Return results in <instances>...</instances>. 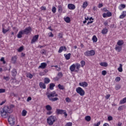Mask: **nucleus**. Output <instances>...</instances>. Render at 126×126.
I'll list each match as a JSON object with an SVG mask.
<instances>
[{
	"label": "nucleus",
	"mask_w": 126,
	"mask_h": 126,
	"mask_svg": "<svg viewBox=\"0 0 126 126\" xmlns=\"http://www.w3.org/2000/svg\"><path fill=\"white\" fill-rule=\"evenodd\" d=\"M107 74V71L106 70L102 71V75H106Z\"/></svg>",
	"instance_id": "6e6d98bb"
},
{
	"label": "nucleus",
	"mask_w": 126,
	"mask_h": 126,
	"mask_svg": "<svg viewBox=\"0 0 126 126\" xmlns=\"http://www.w3.org/2000/svg\"><path fill=\"white\" fill-rule=\"evenodd\" d=\"M13 111L11 106H5L2 109L0 110V115L2 118L5 119L8 117V114H11V113H12Z\"/></svg>",
	"instance_id": "f257e3e1"
},
{
	"label": "nucleus",
	"mask_w": 126,
	"mask_h": 126,
	"mask_svg": "<svg viewBox=\"0 0 126 126\" xmlns=\"http://www.w3.org/2000/svg\"><path fill=\"white\" fill-rule=\"evenodd\" d=\"M103 7V4L102 3H99L98 4V8H101V7Z\"/></svg>",
	"instance_id": "69168bd1"
},
{
	"label": "nucleus",
	"mask_w": 126,
	"mask_h": 126,
	"mask_svg": "<svg viewBox=\"0 0 126 126\" xmlns=\"http://www.w3.org/2000/svg\"><path fill=\"white\" fill-rule=\"evenodd\" d=\"M68 9H70L71 10H73V9H75V5L72 3H69L67 5Z\"/></svg>",
	"instance_id": "f8f14e48"
},
{
	"label": "nucleus",
	"mask_w": 126,
	"mask_h": 126,
	"mask_svg": "<svg viewBox=\"0 0 126 126\" xmlns=\"http://www.w3.org/2000/svg\"><path fill=\"white\" fill-rule=\"evenodd\" d=\"M55 86H56V85H55V84L54 83H51L50 84V89H51V90H54V87H55Z\"/></svg>",
	"instance_id": "72a5a7b5"
},
{
	"label": "nucleus",
	"mask_w": 126,
	"mask_h": 126,
	"mask_svg": "<svg viewBox=\"0 0 126 126\" xmlns=\"http://www.w3.org/2000/svg\"><path fill=\"white\" fill-rule=\"evenodd\" d=\"M22 35H24V32L23 30L20 31L17 34V38H22Z\"/></svg>",
	"instance_id": "2eb2a0df"
},
{
	"label": "nucleus",
	"mask_w": 126,
	"mask_h": 126,
	"mask_svg": "<svg viewBox=\"0 0 126 126\" xmlns=\"http://www.w3.org/2000/svg\"><path fill=\"white\" fill-rule=\"evenodd\" d=\"M100 125H101V122L99 121V122H97V123H95L94 124V126H100Z\"/></svg>",
	"instance_id": "3c124183"
},
{
	"label": "nucleus",
	"mask_w": 126,
	"mask_h": 126,
	"mask_svg": "<svg viewBox=\"0 0 126 126\" xmlns=\"http://www.w3.org/2000/svg\"><path fill=\"white\" fill-rule=\"evenodd\" d=\"M5 92V89H0V93H4Z\"/></svg>",
	"instance_id": "603ef678"
},
{
	"label": "nucleus",
	"mask_w": 126,
	"mask_h": 126,
	"mask_svg": "<svg viewBox=\"0 0 126 126\" xmlns=\"http://www.w3.org/2000/svg\"><path fill=\"white\" fill-rule=\"evenodd\" d=\"M106 14L107 17H111V16H112V13L111 12H107Z\"/></svg>",
	"instance_id": "49530a36"
},
{
	"label": "nucleus",
	"mask_w": 126,
	"mask_h": 126,
	"mask_svg": "<svg viewBox=\"0 0 126 126\" xmlns=\"http://www.w3.org/2000/svg\"><path fill=\"white\" fill-rule=\"evenodd\" d=\"M27 77H29V78H30L31 79V78L33 77V75H32L31 73H28L27 75Z\"/></svg>",
	"instance_id": "79ce46f5"
},
{
	"label": "nucleus",
	"mask_w": 126,
	"mask_h": 126,
	"mask_svg": "<svg viewBox=\"0 0 126 126\" xmlns=\"http://www.w3.org/2000/svg\"><path fill=\"white\" fill-rule=\"evenodd\" d=\"M3 79H5V80L8 81V80H9V77L8 76H3Z\"/></svg>",
	"instance_id": "864d4df0"
},
{
	"label": "nucleus",
	"mask_w": 126,
	"mask_h": 126,
	"mask_svg": "<svg viewBox=\"0 0 126 126\" xmlns=\"http://www.w3.org/2000/svg\"><path fill=\"white\" fill-rule=\"evenodd\" d=\"M118 70L119 72H123V64H120V66L118 68Z\"/></svg>",
	"instance_id": "a878e982"
},
{
	"label": "nucleus",
	"mask_w": 126,
	"mask_h": 126,
	"mask_svg": "<svg viewBox=\"0 0 126 126\" xmlns=\"http://www.w3.org/2000/svg\"><path fill=\"white\" fill-rule=\"evenodd\" d=\"M56 113L58 115H64L65 118H67V113H66V111L63 109H57L56 110Z\"/></svg>",
	"instance_id": "0eeeda50"
},
{
	"label": "nucleus",
	"mask_w": 126,
	"mask_h": 126,
	"mask_svg": "<svg viewBox=\"0 0 126 126\" xmlns=\"http://www.w3.org/2000/svg\"><path fill=\"white\" fill-rule=\"evenodd\" d=\"M125 103H126V97L120 100V104L123 105V104H125Z\"/></svg>",
	"instance_id": "393cba45"
},
{
	"label": "nucleus",
	"mask_w": 126,
	"mask_h": 126,
	"mask_svg": "<svg viewBox=\"0 0 126 126\" xmlns=\"http://www.w3.org/2000/svg\"><path fill=\"white\" fill-rule=\"evenodd\" d=\"M60 78L59 77H58V76L55 78H54V80H55V81H59V80H60Z\"/></svg>",
	"instance_id": "8fccbe9b"
},
{
	"label": "nucleus",
	"mask_w": 126,
	"mask_h": 126,
	"mask_svg": "<svg viewBox=\"0 0 126 126\" xmlns=\"http://www.w3.org/2000/svg\"><path fill=\"white\" fill-rule=\"evenodd\" d=\"M84 55L86 57H93L95 56V51L94 50H88L84 53Z\"/></svg>",
	"instance_id": "423d86ee"
},
{
	"label": "nucleus",
	"mask_w": 126,
	"mask_h": 126,
	"mask_svg": "<svg viewBox=\"0 0 126 126\" xmlns=\"http://www.w3.org/2000/svg\"><path fill=\"white\" fill-rule=\"evenodd\" d=\"M26 115H27V111L25 110H23L22 112V115L23 116V117H25Z\"/></svg>",
	"instance_id": "f704fd0d"
},
{
	"label": "nucleus",
	"mask_w": 126,
	"mask_h": 126,
	"mask_svg": "<svg viewBox=\"0 0 126 126\" xmlns=\"http://www.w3.org/2000/svg\"><path fill=\"white\" fill-rule=\"evenodd\" d=\"M23 51V46H21L18 49V52H22Z\"/></svg>",
	"instance_id": "09e8293b"
},
{
	"label": "nucleus",
	"mask_w": 126,
	"mask_h": 126,
	"mask_svg": "<svg viewBox=\"0 0 126 126\" xmlns=\"http://www.w3.org/2000/svg\"><path fill=\"white\" fill-rule=\"evenodd\" d=\"M66 102H67L68 103H69L71 101L70 98L69 97H66L65 98Z\"/></svg>",
	"instance_id": "4d7b16f0"
},
{
	"label": "nucleus",
	"mask_w": 126,
	"mask_h": 126,
	"mask_svg": "<svg viewBox=\"0 0 126 126\" xmlns=\"http://www.w3.org/2000/svg\"><path fill=\"white\" fill-rule=\"evenodd\" d=\"M102 16L104 18H106V17H108V16H107V13H103L102 15Z\"/></svg>",
	"instance_id": "e2e57ef3"
},
{
	"label": "nucleus",
	"mask_w": 126,
	"mask_h": 126,
	"mask_svg": "<svg viewBox=\"0 0 126 126\" xmlns=\"http://www.w3.org/2000/svg\"><path fill=\"white\" fill-rule=\"evenodd\" d=\"M120 80H121V77H117L115 78V81L116 82H119V81H120Z\"/></svg>",
	"instance_id": "de8ad7c7"
},
{
	"label": "nucleus",
	"mask_w": 126,
	"mask_h": 126,
	"mask_svg": "<svg viewBox=\"0 0 126 126\" xmlns=\"http://www.w3.org/2000/svg\"><path fill=\"white\" fill-rule=\"evenodd\" d=\"M92 40L94 43H96V42H97V41L98 40V39L97 38V36H96V35H94L93 36Z\"/></svg>",
	"instance_id": "c85d7f7f"
},
{
	"label": "nucleus",
	"mask_w": 126,
	"mask_h": 126,
	"mask_svg": "<svg viewBox=\"0 0 126 126\" xmlns=\"http://www.w3.org/2000/svg\"><path fill=\"white\" fill-rule=\"evenodd\" d=\"M88 5V2H87V1H86L83 2L82 7L83 8H84V9H85V8H86V7H87Z\"/></svg>",
	"instance_id": "b1692460"
},
{
	"label": "nucleus",
	"mask_w": 126,
	"mask_h": 126,
	"mask_svg": "<svg viewBox=\"0 0 126 126\" xmlns=\"http://www.w3.org/2000/svg\"><path fill=\"white\" fill-rule=\"evenodd\" d=\"M45 109H46L47 111H51V110H52V107H51L50 105H48L45 106Z\"/></svg>",
	"instance_id": "58836bf2"
},
{
	"label": "nucleus",
	"mask_w": 126,
	"mask_h": 126,
	"mask_svg": "<svg viewBox=\"0 0 126 126\" xmlns=\"http://www.w3.org/2000/svg\"><path fill=\"white\" fill-rule=\"evenodd\" d=\"M57 121V117L51 116L49 117L47 119V124L49 125V126H53L54 125V123H55Z\"/></svg>",
	"instance_id": "7ed1b4c3"
},
{
	"label": "nucleus",
	"mask_w": 126,
	"mask_h": 126,
	"mask_svg": "<svg viewBox=\"0 0 126 126\" xmlns=\"http://www.w3.org/2000/svg\"><path fill=\"white\" fill-rule=\"evenodd\" d=\"M80 69V64L79 63H75L72 64L69 67V69L71 72H78Z\"/></svg>",
	"instance_id": "f03ea898"
},
{
	"label": "nucleus",
	"mask_w": 126,
	"mask_h": 126,
	"mask_svg": "<svg viewBox=\"0 0 126 126\" xmlns=\"http://www.w3.org/2000/svg\"><path fill=\"white\" fill-rule=\"evenodd\" d=\"M108 29L106 28H104L103 29V30L101 31V33L103 34V35H106L107 33H108Z\"/></svg>",
	"instance_id": "a211bd4d"
},
{
	"label": "nucleus",
	"mask_w": 126,
	"mask_h": 126,
	"mask_svg": "<svg viewBox=\"0 0 126 126\" xmlns=\"http://www.w3.org/2000/svg\"><path fill=\"white\" fill-rule=\"evenodd\" d=\"M121 7H122V8H126V5L124 4H121L120 5Z\"/></svg>",
	"instance_id": "0e129e2a"
},
{
	"label": "nucleus",
	"mask_w": 126,
	"mask_h": 126,
	"mask_svg": "<svg viewBox=\"0 0 126 126\" xmlns=\"http://www.w3.org/2000/svg\"><path fill=\"white\" fill-rule=\"evenodd\" d=\"M52 11L53 13H56V12H57V9L56 8V7H53L52 8Z\"/></svg>",
	"instance_id": "c03bdc74"
},
{
	"label": "nucleus",
	"mask_w": 126,
	"mask_h": 126,
	"mask_svg": "<svg viewBox=\"0 0 126 126\" xmlns=\"http://www.w3.org/2000/svg\"><path fill=\"white\" fill-rule=\"evenodd\" d=\"M58 11L60 13H62V12H63V6H62V5L58 6Z\"/></svg>",
	"instance_id": "c9c22d12"
},
{
	"label": "nucleus",
	"mask_w": 126,
	"mask_h": 126,
	"mask_svg": "<svg viewBox=\"0 0 126 126\" xmlns=\"http://www.w3.org/2000/svg\"><path fill=\"white\" fill-rule=\"evenodd\" d=\"M47 66L46 63H42L40 64V65L39 66L38 68H42V69H44V68H46Z\"/></svg>",
	"instance_id": "4468645a"
},
{
	"label": "nucleus",
	"mask_w": 126,
	"mask_h": 126,
	"mask_svg": "<svg viewBox=\"0 0 126 126\" xmlns=\"http://www.w3.org/2000/svg\"><path fill=\"white\" fill-rule=\"evenodd\" d=\"M76 92L79 94L80 96H84L85 95V92L84 90L81 87H78L76 89Z\"/></svg>",
	"instance_id": "39448f33"
},
{
	"label": "nucleus",
	"mask_w": 126,
	"mask_h": 126,
	"mask_svg": "<svg viewBox=\"0 0 126 126\" xmlns=\"http://www.w3.org/2000/svg\"><path fill=\"white\" fill-rule=\"evenodd\" d=\"M107 119H108V121H109L113 120V117L112 116H108Z\"/></svg>",
	"instance_id": "bf43d9fd"
},
{
	"label": "nucleus",
	"mask_w": 126,
	"mask_h": 126,
	"mask_svg": "<svg viewBox=\"0 0 126 126\" xmlns=\"http://www.w3.org/2000/svg\"><path fill=\"white\" fill-rule=\"evenodd\" d=\"M55 67L56 70H57L58 71H60V70H61V67H59L58 65L51 66V67Z\"/></svg>",
	"instance_id": "a19ab883"
},
{
	"label": "nucleus",
	"mask_w": 126,
	"mask_h": 126,
	"mask_svg": "<svg viewBox=\"0 0 126 126\" xmlns=\"http://www.w3.org/2000/svg\"><path fill=\"white\" fill-rule=\"evenodd\" d=\"M8 31H9V29H4V28L3 27L2 28V33H3V34H5V33H7Z\"/></svg>",
	"instance_id": "473e14b6"
},
{
	"label": "nucleus",
	"mask_w": 126,
	"mask_h": 126,
	"mask_svg": "<svg viewBox=\"0 0 126 126\" xmlns=\"http://www.w3.org/2000/svg\"><path fill=\"white\" fill-rule=\"evenodd\" d=\"M8 122L11 126H14L15 124V118L13 115H10L8 119Z\"/></svg>",
	"instance_id": "20e7f679"
},
{
	"label": "nucleus",
	"mask_w": 126,
	"mask_h": 126,
	"mask_svg": "<svg viewBox=\"0 0 126 126\" xmlns=\"http://www.w3.org/2000/svg\"><path fill=\"white\" fill-rule=\"evenodd\" d=\"M79 85L81 87L85 88L88 86V83H87L86 82H82L79 83Z\"/></svg>",
	"instance_id": "9b49d317"
},
{
	"label": "nucleus",
	"mask_w": 126,
	"mask_h": 126,
	"mask_svg": "<svg viewBox=\"0 0 126 126\" xmlns=\"http://www.w3.org/2000/svg\"><path fill=\"white\" fill-rule=\"evenodd\" d=\"M115 89H116V90H119V89H121V85H117L115 86Z\"/></svg>",
	"instance_id": "37998d69"
},
{
	"label": "nucleus",
	"mask_w": 126,
	"mask_h": 126,
	"mask_svg": "<svg viewBox=\"0 0 126 126\" xmlns=\"http://www.w3.org/2000/svg\"><path fill=\"white\" fill-rule=\"evenodd\" d=\"M41 54H42V55H46V50L43 49L41 52Z\"/></svg>",
	"instance_id": "5fc2aeb1"
},
{
	"label": "nucleus",
	"mask_w": 126,
	"mask_h": 126,
	"mask_svg": "<svg viewBox=\"0 0 126 126\" xmlns=\"http://www.w3.org/2000/svg\"><path fill=\"white\" fill-rule=\"evenodd\" d=\"M39 38V35H34L32 39L31 44H34L35 42H37Z\"/></svg>",
	"instance_id": "9d476101"
},
{
	"label": "nucleus",
	"mask_w": 126,
	"mask_h": 126,
	"mask_svg": "<svg viewBox=\"0 0 126 126\" xmlns=\"http://www.w3.org/2000/svg\"><path fill=\"white\" fill-rule=\"evenodd\" d=\"M63 73L62 72H58V73L57 74V77H58L59 78V79H61V78H62V77H63Z\"/></svg>",
	"instance_id": "7c9ffc66"
},
{
	"label": "nucleus",
	"mask_w": 126,
	"mask_h": 126,
	"mask_svg": "<svg viewBox=\"0 0 126 126\" xmlns=\"http://www.w3.org/2000/svg\"><path fill=\"white\" fill-rule=\"evenodd\" d=\"M85 120L87 121V122H90L91 121V117H90V116H87L85 117Z\"/></svg>",
	"instance_id": "c756f323"
},
{
	"label": "nucleus",
	"mask_w": 126,
	"mask_h": 126,
	"mask_svg": "<svg viewBox=\"0 0 126 126\" xmlns=\"http://www.w3.org/2000/svg\"><path fill=\"white\" fill-rule=\"evenodd\" d=\"M40 8H41V10H46V7H45L44 6H41Z\"/></svg>",
	"instance_id": "680f3d73"
},
{
	"label": "nucleus",
	"mask_w": 126,
	"mask_h": 126,
	"mask_svg": "<svg viewBox=\"0 0 126 126\" xmlns=\"http://www.w3.org/2000/svg\"><path fill=\"white\" fill-rule=\"evenodd\" d=\"M63 51H64V52H66V47L64 46H61L60 47L59 50L58 51V53L61 54L63 52Z\"/></svg>",
	"instance_id": "ddd939ff"
},
{
	"label": "nucleus",
	"mask_w": 126,
	"mask_h": 126,
	"mask_svg": "<svg viewBox=\"0 0 126 126\" xmlns=\"http://www.w3.org/2000/svg\"><path fill=\"white\" fill-rule=\"evenodd\" d=\"M17 60V58L16 56H13L11 58V62L13 63H16V61Z\"/></svg>",
	"instance_id": "4be33fe9"
},
{
	"label": "nucleus",
	"mask_w": 126,
	"mask_h": 126,
	"mask_svg": "<svg viewBox=\"0 0 126 126\" xmlns=\"http://www.w3.org/2000/svg\"><path fill=\"white\" fill-rule=\"evenodd\" d=\"M115 50L116 52H121L122 51V46H120L119 45H117L115 47Z\"/></svg>",
	"instance_id": "412c9836"
},
{
	"label": "nucleus",
	"mask_w": 126,
	"mask_h": 126,
	"mask_svg": "<svg viewBox=\"0 0 126 126\" xmlns=\"http://www.w3.org/2000/svg\"><path fill=\"white\" fill-rule=\"evenodd\" d=\"M31 30H32L31 27H29L22 31H23V32H24V34H29V33L31 32Z\"/></svg>",
	"instance_id": "1a4fd4ad"
},
{
	"label": "nucleus",
	"mask_w": 126,
	"mask_h": 126,
	"mask_svg": "<svg viewBox=\"0 0 126 126\" xmlns=\"http://www.w3.org/2000/svg\"><path fill=\"white\" fill-rule=\"evenodd\" d=\"M70 56H71V54L70 53H68V54H64L65 60H66L67 61H68V60L70 59Z\"/></svg>",
	"instance_id": "aec40b11"
},
{
	"label": "nucleus",
	"mask_w": 126,
	"mask_h": 126,
	"mask_svg": "<svg viewBox=\"0 0 126 126\" xmlns=\"http://www.w3.org/2000/svg\"><path fill=\"white\" fill-rule=\"evenodd\" d=\"M126 16V11H123L122 14L120 16L119 18L123 19Z\"/></svg>",
	"instance_id": "dca6fc26"
},
{
	"label": "nucleus",
	"mask_w": 126,
	"mask_h": 126,
	"mask_svg": "<svg viewBox=\"0 0 126 126\" xmlns=\"http://www.w3.org/2000/svg\"><path fill=\"white\" fill-rule=\"evenodd\" d=\"M47 97L48 99H50L54 97H58V94L56 93V92L53 91L47 94Z\"/></svg>",
	"instance_id": "6e6552de"
},
{
	"label": "nucleus",
	"mask_w": 126,
	"mask_h": 126,
	"mask_svg": "<svg viewBox=\"0 0 126 126\" xmlns=\"http://www.w3.org/2000/svg\"><path fill=\"white\" fill-rule=\"evenodd\" d=\"M50 101H52V102H55V101H58L59 100V98L58 97H54V98H51L49 99Z\"/></svg>",
	"instance_id": "ea45409f"
},
{
	"label": "nucleus",
	"mask_w": 126,
	"mask_h": 126,
	"mask_svg": "<svg viewBox=\"0 0 126 126\" xmlns=\"http://www.w3.org/2000/svg\"><path fill=\"white\" fill-rule=\"evenodd\" d=\"M103 126H110V125L108 123H104Z\"/></svg>",
	"instance_id": "774afa93"
},
{
	"label": "nucleus",
	"mask_w": 126,
	"mask_h": 126,
	"mask_svg": "<svg viewBox=\"0 0 126 126\" xmlns=\"http://www.w3.org/2000/svg\"><path fill=\"white\" fill-rule=\"evenodd\" d=\"M17 74V72L16 71V69H13L12 70V76H15V75H16Z\"/></svg>",
	"instance_id": "cd10ccee"
},
{
	"label": "nucleus",
	"mask_w": 126,
	"mask_h": 126,
	"mask_svg": "<svg viewBox=\"0 0 126 126\" xmlns=\"http://www.w3.org/2000/svg\"><path fill=\"white\" fill-rule=\"evenodd\" d=\"M58 87L60 90H63V89H64V87L61 84H59Z\"/></svg>",
	"instance_id": "e433bc0d"
},
{
	"label": "nucleus",
	"mask_w": 126,
	"mask_h": 126,
	"mask_svg": "<svg viewBox=\"0 0 126 126\" xmlns=\"http://www.w3.org/2000/svg\"><path fill=\"white\" fill-rule=\"evenodd\" d=\"M64 126H72V122H68Z\"/></svg>",
	"instance_id": "a18cd8bd"
},
{
	"label": "nucleus",
	"mask_w": 126,
	"mask_h": 126,
	"mask_svg": "<svg viewBox=\"0 0 126 126\" xmlns=\"http://www.w3.org/2000/svg\"><path fill=\"white\" fill-rule=\"evenodd\" d=\"M100 65H101V66H104V67H107V66H108V63L106 62H101L100 63Z\"/></svg>",
	"instance_id": "5701e85b"
},
{
	"label": "nucleus",
	"mask_w": 126,
	"mask_h": 126,
	"mask_svg": "<svg viewBox=\"0 0 126 126\" xmlns=\"http://www.w3.org/2000/svg\"><path fill=\"white\" fill-rule=\"evenodd\" d=\"M64 21L66 22V23H69L70 22V18L68 17H66L64 19Z\"/></svg>",
	"instance_id": "2f4dec72"
},
{
	"label": "nucleus",
	"mask_w": 126,
	"mask_h": 126,
	"mask_svg": "<svg viewBox=\"0 0 126 126\" xmlns=\"http://www.w3.org/2000/svg\"><path fill=\"white\" fill-rule=\"evenodd\" d=\"M118 111H122V110H123V106H120L118 109Z\"/></svg>",
	"instance_id": "338daca9"
},
{
	"label": "nucleus",
	"mask_w": 126,
	"mask_h": 126,
	"mask_svg": "<svg viewBox=\"0 0 126 126\" xmlns=\"http://www.w3.org/2000/svg\"><path fill=\"white\" fill-rule=\"evenodd\" d=\"M110 97H111V94H108L105 96V98H106V99L108 100V99H109Z\"/></svg>",
	"instance_id": "052dcab7"
},
{
	"label": "nucleus",
	"mask_w": 126,
	"mask_h": 126,
	"mask_svg": "<svg viewBox=\"0 0 126 126\" xmlns=\"http://www.w3.org/2000/svg\"><path fill=\"white\" fill-rule=\"evenodd\" d=\"M80 63H81L80 67L81 66V67H84V65H85V61L83 60L81 61Z\"/></svg>",
	"instance_id": "4c0bfd02"
},
{
	"label": "nucleus",
	"mask_w": 126,
	"mask_h": 126,
	"mask_svg": "<svg viewBox=\"0 0 126 126\" xmlns=\"http://www.w3.org/2000/svg\"><path fill=\"white\" fill-rule=\"evenodd\" d=\"M58 38H60V39L61 38H63V33H59L58 34Z\"/></svg>",
	"instance_id": "13d9d810"
},
{
	"label": "nucleus",
	"mask_w": 126,
	"mask_h": 126,
	"mask_svg": "<svg viewBox=\"0 0 126 126\" xmlns=\"http://www.w3.org/2000/svg\"><path fill=\"white\" fill-rule=\"evenodd\" d=\"M50 81H51L50 80V79H49V78H44V83L45 84H48L49 83H50Z\"/></svg>",
	"instance_id": "bb28decb"
},
{
	"label": "nucleus",
	"mask_w": 126,
	"mask_h": 126,
	"mask_svg": "<svg viewBox=\"0 0 126 126\" xmlns=\"http://www.w3.org/2000/svg\"><path fill=\"white\" fill-rule=\"evenodd\" d=\"M124 40H119L117 42V44L118 46H120V47H122L124 45Z\"/></svg>",
	"instance_id": "6ab92c4d"
},
{
	"label": "nucleus",
	"mask_w": 126,
	"mask_h": 126,
	"mask_svg": "<svg viewBox=\"0 0 126 126\" xmlns=\"http://www.w3.org/2000/svg\"><path fill=\"white\" fill-rule=\"evenodd\" d=\"M39 85L40 88H42V89H46V85L45 84V83L39 82Z\"/></svg>",
	"instance_id": "f3484780"
}]
</instances>
